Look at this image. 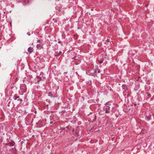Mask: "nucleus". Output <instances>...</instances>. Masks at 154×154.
<instances>
[{"label": "nucleus", "mask_w": 154, "mask_h": 154, "mask_svg": "<svg viewBox=\"0 0 154 154\" xmlns=\"http://www.w3.org/2000/svg\"><path fill=\"white\" fill-rule=\"evenodd\" d=\"M107 104H105V106H104L103 110L106 113H110V107L109 106H108Z\"/></svg>", "instance_id": "obj_1"}, {"label": "nucleus", "mask_w": 154, "mask_h": 154, "mask_svg": "<svg viewBox=\"0 0 154 154\" xmlns=\"http://www.w3.org/2000/svg\"><path fill=\"white\" fill-rule=\"evenodd\" d=\"M95 67V69L92 70L93 72V73L94 74V77H95V76H97V73H99L100 72V70L99 69L98 66H96Z\"/></svg>", "instance_id": "obj_2"}, {"label": "nucleus", "mask_w": 154, "mask_h": 154, "mask_svg": "<svg viewBox=\"0 0 154 154\" xmlns=\"http://www.w3.org/2000/svg\"><path fill=\"white\" fill-rule=\"evenodd\" d=\"M20 88L23 93H25L27 91V88L26 85L25 84H23L20 85Z\"/></svg>", "instance_id": "obj_3"}, {"label": "nucleus", "mask_w": 154, "mask_h": 154, "mask_svg": "<svg viewBox=\"0 0 154 154\" xmlns=\"http://www.w3.org/2000/svg\"><path fill=\"white\" fill-rule=\"evenodd\" d=\"M42 80V78L39 76H37L35 79L34 82L35 84H38L40 81Z\"/></svg>", "instance_id": "obj_4"}, {"label": "nucleus", "mask_w": 154, "mask_h": 154, "mask_svg": "<svg viewBox=\"0 0 154 154\" xmlns=\"http://www.w3.org/2000/svg\"><path fill=\"white\" fill-rule=\"evenodd\" d=\"M15 144V143L14 141H11V142L7 143H6V145L7 146H13L14 144Z\"/></svg>", "instance_id": "obj_5"}, {"label": "nucleus", "mask_w": 154, "mask_h": 154, "mask_svg": "<svg viewBox=\"0 0 154 154\" xmlns=\"http://www.w3.org/2000/svg\"><path fill=\"white\" fill-rule=\"evenodd\" d=\"M78 128H76L75 133L76 134V135L78 137L80 136L82 132L81 131H79V132L78 131Z\"/></svg>", "instance_id": "obj_6"}, {"label": "nucleus", "mask_w": 154, "mask_h": 154, "mask_svg": "<svg viewBox=\"0 0 154 154\" xmlns=\"http://www.w3.org/2000/svg\"><path fill=\"white\" fill-rule=\"evenodd\" d=\"M92 73H93L92 70L90 71H88L86 72V73L87 75H91L92 76H94V74Z\"/></svg>", "instance_id": "obj_7"}, {"label": "nucleus", "mask_w": 154, "mask_h": 154, "mask_svg": "<svg viewBox=\"0 0 154 154\" xmlns=\"http://www.w3.org/2000/svg\"><path fill=\"white\" fill-rule=\"evenodd\" d=\"M151 119V116L150 114L148 115H146L145 117V119L147 121L150 120Z\"/></svg>", "instance_id": "obj_8"}, {"label": "nucleus", "mask_w": 154, "mask_h": 154, "mask_svg": "<svg viewBox=\"0 0 154 154\" xmlns=\"http://www.w3.org/2000/svg\"><path fill=\"white\" fill-rule=\"evenodd\" d=\"M28 51L29 54H31L33 51V48L31 47H29L28 49Z\"/></svg>", "instance_id": "obj_9"}, {"label": "nucleus", "mask_w": 154, "mask_h": 154, "mask_svg": "<svg viewBox=\"0 0 154 154\" xmlns=\"http://www.w3.org/2000/svg\"><path fill=\"white\" fill-rule=\"evenodd\" d=\"M61 53L62 52L61 51H60L59 52H56L54 54V56L56 57L58 56L61 54Z\"/></svg>", "instance_id": "obj_10"}, {"label": "nucleus", "mask_w": 154, "mask_h": 154, "mask_svg": "<svg viewBox=\"0 0 154 154\" xmlns=\"http://www.w3.org/2000/svg\"><path fill=\"white\" fill-rule=\"evenodd\" d=\"M36 48L40 50L42 48V46L41 44H38L37 45Z\"/></svg>", "instance_id": "obj_11"}, {"label": "nucleus", "mask_w": 154, "mask_h": 154, "mask_svg": "<svg viewBox=\"0 0 154 154\" xmlns=\"http://www.w3.org/2000/svg\"><path fill=\"white\" fill-rule=\"evenodd\" d=\"M122 89L124 90H126L127 88V85L124 84H123L122 85Z\"/></svg>", "instance_id": "obj_12"}, {"label": "nucleus", "mask_w": 154, "mask_h": 154, "mask_svg": "<svg viewBox=\"0 0 154 154\" xmlns=\"http://www.w3.org/2000/svg\"><path fill=\"white\" fill-rule=\"evenodd\" d=\"M58 43L59 44H61V45L62 46H63V43H62V42L60 41V39L59 38V39H58Z\"/></svg>", "instance_id": "obj_13"}, {"label": "nucleus", "mask_w": 154, "mask_h": 154, "mask_svg": "<svg viewBox=\"0 0 154 154\" xmlns=\"http://www.w3.org/2000/svg\"><path fill=\"white\" fill-rule=\"evenodd\" d=\"M65 76L64 79V80H65V81L66 82H67L69 80V78L67 76Z\"/></svg>", "instance_id": "obj_14"}, {"label": "nucleus", "mask_w": 154, "mask_h": 154, "mask_svg": "<svg viewBox=\"0 0 154 154\" xmlns=\"http://www.w3.org/2000/svg\"><path fill=\"white\" fill-rule=\"evenodd\" d=\"M19 97V96H14V100H16L17 99H18Z\"/></svg>", "instance_id": "obj_15"}, {"label": "nucleus", "mask_w": 154, "mask_h": 154, "mask_svg": "<svg viewBox=\"0 0 154 154\" xmlns=\"http://www.w3.org/2000/svg\"><path fill=\"white\" fill-rule=\"evenodd\" d=\"M107 104L108 106H109L111 105V104L112 103V102H108L107 103H106V104Z\"/></svg>", "instance_id": "obj_16"}, {"label": "nucleus", "mask_w": 154, "mask_h": 154, "mask_svg": "<svg viewBox=\"0 0 154 154\" xmlns=\"http://www.w3.org/2000/svg\"><path fill=\"white\" fill-rule=\"evenodd\" d=\"M68 129H70V128H71V127L70 126H67L66 127Z\"/></svg>", "instance_id": "obj_17"}, {"label": "nucleus", "mask_w": 154, "mask_h": 154, "mask_svg": "<svg viewBox=\"0 0 154 154\" xmlns=\"http://www.w3.org/2000/svg\"><path fill=\"white\" fill-rule=\"evenodd\" d=\"M17 100L18 101H20V102H21L22 101V99H18Z\"/></svg>", "instance_id": "obj_18"}, {"label": "nucleus", "mask_w": 154, "mask_h": 154, "mask_svg": "<svg viewBox=\"0 0 154 154\" xmlns=\"http://www.w3.org/2000/svg\"><path fill=\"white\" fill-rule=\"evenodd\" d=\"M48 96L51 97H53L52 94H49Z\"/></svg>", "instance_id": "obj_19"}, {"label": "nucleus", "mask_w": 154, "mask_h": 154, "mask_svg": "<svg viewBox=\"0 0 154 154\" xmlns=\"http://www.w3.org/2000/svg\"><path fill=\"white\" fill-rule=\"evenodd\" d=\"M98 61L100 63H102L103 62L102 60H99Z\"/></svg>", "instance_id": "obj_20"}, {"label": "nucleus", "mask_w": 154, "mask_h": 154, "mask_svg": "<svg viewBox=\"0 0 154 154\" xmlns=\"http://www.w3.org/2000/svg\"><path fill=\"white\" fill-rule=\"evenodd\" d=\"M40 42V40H39V39H38V40L37 41V42Z\"/></svg>", "instance_id": "obj_21"}, {"label": "nucleus", "mask_w": 154, "mask_h": 154, "mask_svg": "<svg viewBox=\"0 0 154 154\" xmlns=\"http://www.w3.org/2000/svg\"><path fill=\"white\" fill-rule=\"evenodd\" d=\"M75 131V129H72V132H74Z\"/></svg>", "instance_id": "obj_22"}, {"label": "nucleus", "mask_w": 154, "mask_h": 154, "mask_svg": "<svg viewBox=\"0 0 154 154\" xmlns=\"http://www.w3.org/2000/svg\"><path fill=\"white\" fill-rule=\"evenodd\" d=\"M34 112L35 113V114H36V113H37V111H36V110H35L34 111Z\"/></svg>", "instance_id": "obj_23"}, {"label": "nucleus", "mask_w": 154, "mask_h": 154, "mask_svg": "<svg viewBox=\"0 0 154 154\" xmlns=\"http://www.w3.org/2000/svg\"><path fill=\"white\" fill-rule=\"evenodd\" d=\"M52 117H53V116H51L50 119H51V120H52Z\"/></svg>", "instance_id": "obj_24"}, {"label": "nucleus", "mask_w": 154, "mask_h": 154, "mask_svg": "<svg viewBox=\"0 0 154 154\" xmlns=\"http://www.w3.org/2000/svg\"><path fill=\"white\" fill-rule=\"evenodd\" d=\"M53 123V122H50V124H52Z\"/></svg>", "instance_id": "obj_25"}, {"label": "nucleus", "mask_w": 154, "mask_h": 154, "mask_svg": "<svg viewBox=\"0 0 154 154\" xmlns=\"http://www.w3.org/2000/svg\"><path fill=\"white\" fill-rule=\"evenodd\" d=\"M67 72H64V75H65V76H66V75H65V74H67Z\"/></svg>", "instance_id": "obj_26"}, {"label": "nucleus", "mask_w": 154, "mask_h": 154, "mask_svg": "<svg viewBox=\"0 0 154 154\" xmlns=\"http://www.w3.org/2000/svg\"><path fill=\"white\" fill-rule=\"evenodd\" d=\"M27 34H28V35H30V34L29 33H27Z\"/></svg>", "instance_id": "obj_27"}, {"label": "nucleus", "mask_w": 154, "mask_h": 154, "mask_svg": "<svg viewBox=\"0 0 154 154\" xmlns=\"http://www.w3.org/2000/svg\"><path fill=\"white\" fill-rule=\"evenodd\" d=\"M53 116L54 117H56V115H53Z\"/></svg>", "instance_id": "obj_28"}, {"label": "nucleus", "mask_w": 154, "mask_h": 154, "mask_svg": "<svg viewBox=\"0 0 154 154\" xmlns=\"http://www.w3.org/2000/svg\"><path fill=\"white\" fill-rule=\"evenodd\" d=\"M136 105H137L136 104V103H135V104H134V106H136Z\"/></svg>", "instance_id": "obj_29"}, {"label": "nucleus", "mask_w": 154, "mask_h": 154, "mask_svg": "<svg viewBox=\"0 0 154 154\" xmlns=\"http://www.w3.org/2000/svg\"><path fill=\"white\" fill-rule=\"evenodd\" d=\"M110 89V91H111V90H112V89H111V88H110V89Z\"/></svg>", "instance_id": "obj_30"}, {"label": "nucleus", "mask_w": 154, "mask_h": 154, "mask_svg": "<svg viewBox=\"0 0 154 154\" xmlns=\"http://www.w3.org/2000/svg\"><path fill=\"white\" fill-rule=\"evenodd\" d=\"M62 129H63V130H65V128H62Z\"/></svg>", "instance_id": "obj_31"}, {"label": "nucleus", "mask_w": 154, "mask_h": 154, "mask_svg": "<svg viewBox=\"0 0 154 154\" xmlns=\"http://www.w3.org/2000/svg\"><path fill=\"white\" fill-rule=\"evenodd\" d=\"M109 39H107V41H109Z\"/></svg>", "instance_id": "obj_32"}, {"label": "nucleus", "mask_w": 154, "mask_h": 154, "mask_svg": "<svg viewBox=\"0 0 154 154\" xmlns=\"http://www.w3.org/2000/svg\"><path fill=\"white\" fill-rule=\"evenodd\" d=\"M91 10H93V9H91Z\"/></svg>", "instance_id": "obj_33"}, {"label": "nucleus", "mask_w": 154, "mask_h": 154, "mask_svg": "<svg viewBox=\"0 0 154 154\" xmlns=\"http://www.w3.org/2000/svg\"><path fill=\"white\" fill-rule=\"evenodd\" d=\"M153 148H154V146L153 147Z\"/></svg>", "instance_id": "obj_34"}]
</instances>
